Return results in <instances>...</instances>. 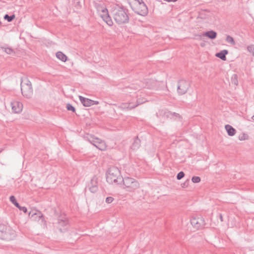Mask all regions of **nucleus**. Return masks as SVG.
I'll list each match as a JSON object with an SVG mask.
<instances>
[{
    "instance_id": "423d86ee",
    "label": "nucleus",
    "mask_w": 254,
    "mask_h": 254,
    "mask_svg": "<svg viewBox=\"0 0 254 254\" xmlns=\"http://www.w3.org/2000/svg\"><path fill=\"white\" fill-rule=\"evenodd\" d=\"M15 237L13 230H10L6 225L0 224V239L6 241L12 240Z\"/></svg>"
},
{
    "instance_id": "58836bf2",
    "label": "nucleus",
    "mask_w": 254,
    "mask_h": 254,
    "mask_svg": "<svg viewBox=\"0 0 254 254\" xmlns=\"http://www.w3.org/2000/svg\"><path fill=\"white\" fill-rule=\"evenodd\" d=\"M35 214H36V213H32V214L31 212H30L29 213V216H30V215H31V216L32 217L34 215H35Z\"/></svg>"
},
{
    "instance_id": "0eeeda50",
    "label": "nucleus",
    "mask_w": 254,
    "mask_h": 254,
    "mask_svg": "<svg viewBox=\"0 0 254 254\" xmlns=\"http://www.w3.org/2000/svg\"><path fill=\"white\" fill-rule=\"evenodd\" d=\"M190 223L196 230L203 228L205 224L204 219L201 216L192 217L190 219Z\"/></svg>"
},
{
    "instance_id": "c756f323",
    "label": "nucleus",
    "mask_w": 254,
    "mask_h": 254,
    "mask_svg": "<svg viewBox=\"0 0 254 254\" xmlns=\"http://www.w3.org/2000/svg\"><path fill=\"white\" fill-rule=\"evenodd\" d=\"M248 137V135L246 134L243 133L239 135V139L240 140H244L246 139Z\"/></svg>"
},
{
    "instance_id": "e433bc0d",
    "label": "nucleus",
    "mask_w": 254,
    "mask_h": 254,
    "mask_svg": "<svg viewBox=\"0 0 254 254\" xmlns=\"http://www.w3.org/2000/svg\"><path fill=\"white\" fill-rule=\"evenodd\" d=\"M219 216V218H220L221 221V222L223 221L222 215L221 214H220Z\"/></svg>"
},
{
    "instance_id": "5701e85b",
    "label": "nucleus",
    "mask_w": 254,
    "mask_h": 254,
    "mask_svg": "<svg viewBox=\"0 0 254 254\" xmlns=\"http://www.w3.org/2000/svg\"><path fill=\"white\" fill-rule=\"evenodd\" d=\"M226 41L233 46L235 45L236 44L233 38L230 35L227 36L226 38Z\"/></svg>"
},
{
    "instance_id": "f257e3e1",
    "label": "nucleus",
    "mask_w": 254,
    "mask_h": 254,
    "mask_svg": "<svg viewBox=\"0 0 254 254\" xmlns=\"http://www.w3.org/2000/svg\"><path fill=\"white\" fill-rule=\"evenodd\" d=\"M115 21L118 24L127 23L129 21L128 10L123 6H116L112 11Z\"/></svg>"
},
{
    "instance_id": "6ab92c4d",
    "label": "nucleus",
    "mask_w": 254,
    "mask_h": 254,
    "mask_svg": "<svg viewBox=\"0 0 254 254\" xmlns=\"http://www.w3.org/2000/svg\"><path fill=\"white\" fill-rule=\"evenodd\" d=\"M227 133L230 136H233L236 133V129L229 125H227L225 127Z\"/></svg>"
},
{
    "instance_id": "7c9ffc66",
    "label": "nucleus",
    "mask_w": 254,
    "mask_h": 254,
    "mask_svg": "<svg viewBox=\"0 0 254 254\" xmlns=\"http://www.w3.org/2000/svg\"><path fill=\"white\" fill-rule=\"evenodd\" d=\"M113 200H114V198L112 197L109 196L106 198V202L107 203H110L113 201Z\"/></svg>"
},
{
    "instance_id": "4be33fe9",
    "label": "nucleus",
    "mask_w": 254,
    "mask_h": 254,
    "mask_svg": "<svg viewBox=\"0 0 254 254\" xmlns=\"http://www.w3.org/2000/svg\"><path fill=\"white\" fill-rule=\"evenodd\" d=\"M231 83L235 85H238V75L236 74H234L231 79Z\"/></svg>"
},
{
    "instance_id": "f704fd0d",
    "label": "nucleus",
    "mask_w": 254,
    "mask_h": 254,
    "mask_svg": "<svg viewBox=\"0 0 254 254\" xmlns=\"http://www.w3.org/2000/svg\"><path fill=\"white\" fill-rule=\"evenodd\" d=\"M99 102L98 101L93 100V103H92V105H98V104H99Z\"/></svg>"
},
{
    "instance_id": "b1692460",
    "label": "nucleus",
    "mask_w": 254,
    "mask_h": 254,
    "mask_svg": "<svg viewBox=\"0 0 254 254\" xmlns=\"http://www.w3.org/2000/svg\"><path fill=\"white\" fill-rule=\"evenodd\" d=\"M15 18V15L14 14H12L10 16L8 15V14H5L4 16V19L5 20H7L8 22H11L12 21V20Z\"/></svg>"
},
{
    "instance_id": "7ed1b4c3",
    "label": "nucleus",
    "mask_w": 254,
    "mask_h": 254,
    "mask_svg": "<svg viewBox=\"0 0 254 254\" xmlns=\"http://www.w3.org/2000/svg\"><path fill=\"white\" fill-rule=\"evenodd\" d=\"M129 4L132 10L139 15L146 16L148 12L146 5L142 0H133Z\"/></svg>"
},
{
    "instance_id": "bb28decb",
    "label": "nucleus",
    "mask_w": 254,
    "mask_h": 254,
    "mask_svg": "<svg viewBox=\"0 0 254 254\" xmlns=\"http://www.w3.org/2000/svg\"><path fill=\"white\" fill-rule=\"evenodd\" d=\"M200 178L197 176H194L192 178L191 181L194 183H198L200 182Z\"/></svg>"
},
{
    "instance_id": "39448f33",
    "label": "nucleus",
    "mask_w": 254,
    "mask_h": 254,
    "mask_svg": "<svg viewBox=\"0 0 254 254\" xmlns=\"http://www.w3.org/2000/svg\"><path fill=\"white\" fill-rule=\"evenodd\" d=\"M21 90L22 95L26 98H30L33 95V90L31 82L25 77L21 79Z\"/></svg>"
},
{
    "instance_id": "f3484780",
    "label": "nucleus",
    "mask_w": 254,
    "mask_h": 254,
    "mask_svg": "<svg viewBox=\"0 0 254 254\" xmlns=\"http://www.w3.org/2000/svg\"><path fill=\"white\" fill-rule=\"evenodd\" d=\"M203 36H206L210 39H214L216 38L217 33L213 30L209 31L202 34Z\"/></svg>"
},
{
    "instance_id": "dca6fc26",
    "label": "nucleus",
    "mask_w": 254,
    "mask_h": 254,
    "mask_svg": "<svg viewBox=\"0 0 254 254\" xmlns=\"http://www.w3.org/2000/svg\"><path fill=\"white\" fill-rule=\"evenodd\" d=\"M94 6L99 12H101L103 13L108 11V10L103 3L100 2H94Z\"/></svg>"
},
{
    "instance_id": "6e6552de",
    "label": "nucleus",
    "mask_w": 254,
    "mask_h": 254,
    "mask_svg": "<svg viewBox=\"0 0 254 254\" xmlns=\"http://www.w3.org/2000/svg\"><path fill=\"white\" fill-rule=\"evenodd\" d=\"M190 86L189 82L185 80H181L178 82L177 91L179 94H185Z\"/></svg>"
},
{
    "instance_id": "2eb2a0df",
    "label": "nucleus",
    "mask_w": 254,
    "mask_h": 254,
    "mask_svg": "<svg viewBox=\"0 0 254 254\" xmlns=\"http://www.w3.org/2000/svg\"><path fill=\"white\" fill-rule=\"evenodd\" d=\"M79 98L81 103L83 104V105L85 107H90L92 106V103H93V100L89 99L88 98H86L83 97L81 96H79Z\"/></svg>"
},
{
    "instance_id": "20e7f679",
    "label": "nucleus",
    "mask_w": 254,
    "mask_h": 254,
    "mask_svg": "<svg viewBox=\"0 0 254 254\" xmlns=\"http://www.w3.org/2000/svg\"><path fill=\"white\" fill-rule=\"evenodd\" d=\"M122 183H123V189L128 192H134L140 187L138 182L131 177L123 178Z\"/></svg>"
},
{
    "instance_id": "ea45409f",
    "label": "nucleus",
    "mask_w": 254,
    "mask_h": 254,
    "mask_svg": "<svg viewBox=\"0 0 254 254\" xmlns=\"http://www.w3.org/2000/svg\"><path fill=\"white\" fill-rule=\"evenodd\" d=\"M252 119L254 121V115L252 116Z\"/></svg>"
},
{
    "instance_id": "cd10ccee",
    "label": "nucleus",
    "mask_w": 254,
    "mask_h": 254,
    "mask_svg": "<svg viewBox=\"0 0 254 254\" xmlns=\"http://www.w3.org/2000/svg\"><path fill=\"white\" fill-rule=\"evenodd\" d=\"M2 49H4V52L7 54H11L13 52V49L10 48H2Z\"/></svg>"
},
{
    "instance_id": "412c9836",
    "label": "nucleus",
    "mask_w": 254,
    "mask_h": 254,
    "mask_svg": "<svg viewBox=\"0 0 254 254\" xmlns=\"http://www.w3.org/2000/svg\"><path fill=\"white\" fill-rule=\"evenodd\" d=\"M56 57L58 59L61 60L62 62H65L67 60L66 56L60 51L56 53Z\"/></svg>"
},
{
    "instance_id": "9b49d317",
    "label": "nucleus",
    "mask_w": 254,
    "mask_h": 254,
    "mask_svg": "<svg viewBox=\"0 0 254 254\" xmlns=\"http://www.w3.org/2000/svg\"><path fill=\"white\" fill-rule=\"evenodd\" d=\"M11 106L12 111L15 113H20L23 109V104L17 101L11 102Z\"/></svg>"
},
{
    "instance_id": "9d476101",
    "label": "nucleus",
    "mask_w": 254,
    "mask_h": 254,
    "mask_svg": "<svg viewBox=\"0 0 254 254\" xmlns=\"http://www.w3.org/2000/svg\"><path fill=\"white\" fill-rule=\"evenodd\" d=\"M88 188L89 190L92 192H96L98 189L97 178L96 176H93L91 179L90 183L88 184Z\"/></svg>"
},
{
    "instance_id": "a211bd4d",
    "label": "nucleus",
    "mask_w": 254,
    "mask_h": 254,
    "mask_svg": "<svg viewBox=\"0 0 254 254\" xmlns=\"http://www.w3.org/2000/svg\"><path fill=\"white\" fill-rule=\"evenodd\" d=\"M228 53V51L226 50H224L221 51H220L219 53H217L216 54L215 56L216 57L220 58L223 61H226V55H227Z\"/></svg>"
},
{
    "instance_id": "c85d7f7f",
    "label": "nucleus",
    "mask_w": 254,
    "mask_h": 254,
    "mask_svg": "<svg viewBox=\"0 0 254 254\" xmlns=\"http://www.w3.org/2000/svg\"><path fill=\"white\" fill-rule=\"evenodd\" d=\"M185 176V173L181 171L179 172L177 176V178L178 180H181Z\"/></svg>"
},
{
    "instance_id": "f03ea898",
    "label": "nucleus",
    "mask_w": 254,
    "mask_h": 254,
    "mask_svg": "<svg viewBox=\"0 0 254 254\" xmlns=\"http://www.w3.org/2000/svg\"><path fill=\"white\" fill-rule=\"evenodd\" d=\"M106 179L110 184H120L122 183L123 177L121 176L119 169L116 167L112 166L108 171Z\"/></svg>"
},
{
    "instance_id": "a19ab883",
    "label": "nucleus",
    "mask_w": 254,
    "mask_h": 254,
    "mask_svg": "<svg viewBox=\"0 0 254 254\" xmlns=\"http://www.w3.org/2000/svg\"><path fill=\"white\" fill-rule=\"evenodd\" d=\"M174 114L175 115H177V114H176L175 113H174Z\"/></svg>"
},
{
    "instance_id": "473e14b6",
    "label": "nucleus",
    "mask_w": 254,
    "mask_h": 254,
    "mask_svg": "<svg viewBox=\"0 0 254 254\" xmlns=\"http://www.w3.org/2000/svg\"><path fill=\"white\" fill-rule=\"evenodd\" d=\"M9 199H10V201L13 204H14L16 201V198H15V196H13V195L10 196V197H9Z\"/></svg>"
},
{
    "instance_id": "1a4fd4ad",
    "label": "nucleus",
    "mask_w": 254,
    "mask_h": 254,
    "mask_svg": "<svg viewBox=\"0 0 254 254\" xmlns=\"http://www.w3.org/2000/svg\"><path fill=\"white\" fill-rule=\"evenodd\" d=\"M88 140L91 143L101 150H104L106 149L105 142L98 138H94L92 136L90 135Z\"/></svg>"
},
{
    "instance_id": "c9c22d12",
    "label": "nucleus",
    "mask_w": 254,
    "mask_h": 254,
    "mask_svg": "<svg viewBox=\"0 0 254 254\" xmlns=\"http://www.w3.org/2000/svg\"><path fill=\"white\" fill-rule=\"evenodd\" d=\"M16 207H17L18 208L20 207V205L19 204V203L16 201L14 204H13Z\"/></svg>"
},
{
    "instance_id": "4c0bfd02",
    "label": "nucleus",
    "mask_w": 254,
    "mask_h": 254,
    "mask_svg": "<svg viewBox=\"0 0 254 254\" xmlns=\"http://www.w3.org/2000/svg\"><path fill=\"white\" fill-rule=\"evenodd\" d=\"M165 114H167V116H168L169 115H171L172 113L170 111H165L164 112Z\"/></svg>"
},
{
    "instance_id": "a878e982",
    "label": "nucleus",
    "mask_w": 254,
    "mask_h": 254,
    "mask_svg": "<svg viewBox=\"0 0 254 254\" xmlns=\"http://www.w3.org/2000/svg\"><path fill=\"white\" fill-rule=\"evenodd\" d=\"M247 50L249 52L252 54L253 56H254V45H251L247 47Z\"/></svg>"
},
{
    "instance_id": "72a5a7b5",
    "label": "nucleus",
    "mask_w": 254,
    "mask_h": 254,
    "mask_svg": "<svg viewBox=\"0 0 254 254\" xmlns=\"http://www.w3.org/2000/svg\"><path fill=\"white\" fill-rule=\"evenodd\" d=\"M18 208L20 210L23 211L24 213L27 212V208L25 206H20V207Z\"/></svg>"
},
{
    "instance_id": "2f4dec72",
    "label": "nucleus",
    "mask_w": 254,
    "mask_h": 254,
    "mask_svg": "<svg viewBox=\"0 0 254 254\" xmlns=\"http://www.w3.org/2000/svg\"><path fill=\"white\" fill-rule=\"evenodd\" d=\"M189 180L188 179L185 183H183L181 185L183 188H186L188 186L189 183Z\"/></svg>"
},
{
    "instance_id": "f8f14e48",
    "label": "nucleus",
    "mask_w": 254,
    "mask_h": 254,
    "mask_svg": "<svg viewBox=\"0 0 254 254\" xmlns=\"http://www.w3.org/2000/svg\"><path fill=\"white\" fill-rule=\"evenodd\" d=\"M68 227V221L66 219H58L57 223V228L61 232L66 231Z\"/></svg>"
},
{
    "instance_id": "79ce46f5",
    "label": "nucleus",
    "mask_w": 254,
    "mask_h": 254,
    "mask_svg": "<svg viewBox=\"0 0 254 254\" xmlns=\"http://www.w3.org/2000/svg\"><path fill=\"white\" fill-rule=\"evenodd\" d=\"M2 151V150H0V153Z\"/></svg>"
},
{
    "instance_id": "aec40b11",
    "label": "nucleus",
    "mask_w": 254,
    "mask_h": 254,
    "mask_svg": "<svg viewBox=\"0 0 254 254\" xmlns=\"http://www.w3.org/2000/svg\"><path fill=\"white\" fill-rule=\"evenodd\" d=\"M140 146V140L138 136H136L131 146V148L133 150H136L139 148Z\"/></svg>"
},
{
    "instance_id": "393cba45",
    "label": "nucleus",
    "mask_w": 254,
    "mask_h": 254,
    "mask_svg": "<svg viewBox=\"0 0 254 254\" xmlns=\"http://www.w3.org/2000/svg\"><path fill=\"white\" fill-rule=\"evenodd\" d=\"M66 109L68 111H71L73 112H75V108L69 103H68L66 105Z\"/></svg>"
},
{
    "instance_id": "4468645a",
    "label": "nucleus",
    "mask_w": 254,
    "mask_h": 254,
    "mask_svg": "<svg viewBox=\"0 0 254 254\" xmlns=\"http://www.w3.org/2000/svg\"><path fill=\"white\" fill-rule=\"evenodd\" d=\"M100 16L103 19V20L106 22V23L109 26H112L113 25V21L110 17L108 11L105 12V13H103L102 14H100Z\"/></svg>"
},
{
    "instance_id": "ddd939ff",
    "label": "nucleus",
    "mask_w": 254,
    "mask_h": 254,
    "mask_svg": "<svg viewBox=\"0 0 254 254\" xmlns=\"http://www.w3.org/2000/svg\"><path fill=\"white\" fill-rule=\"evenodd\" d=\"M146 102L145 99H142L141 101L140 100V99H138L136 100V103L135 104H133L132 102H129L128 103L125 104V107H127V109L131 110L132 109H134L136 107L138 106V105L145 103Z\"/></svg>"
}]
</instances>
